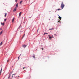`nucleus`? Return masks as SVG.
<instances>
[{
    "mask_svg": "<svg viewBox=\"0 0 79 79\" xmlns=\"http://www.w3.org/2000/svg\"><path fill=\"white\" fill-rule=\"evenodd\" d=\"M61 7L62 8V9H63L64 7V4H63V2H62V3L61 6Z\"/></svg>",
    "mask_w": 79,
    "mask_h": 79,
    "instance_id": "obj_1",
    "label": "nucleus"
},
{
    "mask_svg": "<svg viewBox=\"0 0 79 79\" xmlns=\"http://www.w3.org/2000/svg\"><path fill=\"white\" fill-rule=\"evenodd\" d=\"M48 36L49 37V39H52V38H54L53 35L52 36V37H50V35H48Z\"/></svg>",
    "mask_w": 79,
    "mask_h": 79,
    "instance_id": "obj_2",
    "label": "nucleus"
},
{
    "mask_svg": "<svg viewBox=\"0 0 79 79\" xmlns=\"http://www.w3.org/2000/svg\"><path fill=\"white\" fill-rule=\"evenodd\" d=\"M27 46L26 45H23L22 46V47H23L24 48H26V47Z\"/></svg>",
    "mask_w": 79,
    "mask_h": 79,
    "instance_id": "obj_3",
    "label": "nucleus"
},
{
    "mask_svg": "<svg viewBox=\"0 0 79 79\" xmlns=\"http://www.w3.org/2000/svg\"><path fill=\"white\" fill-rule=\"evenodd\" d=\"M18 3H17V4H16V7L15 8H18Z\"/></svg>",
    "mask_w": 79,
    "mask_h": 79,
    "instance_id": "obj_4",
    "label": "nucleus"
},
{
    "mask_svg": "<svg viewBox=\"0 0 79 79\" xmlns=\"http://www.w3.org/2000/svg\"><path fill=\"white\" fill-rule=\"evenodd\" d=\"M1 25H2V26H4V25L5 24V23H1Z\"/></svg>",
    "mask_w": 79,
    "mask_h": 79,
    "instance_id": "obj_5",
    "label": "nucleus"
},
{
    "mask_svg": "<svg viewBox=\"0 0 79 79\" xmlns=\"http://www.w3.org/2000/svg\"><path fill=\"white\" fill-rule=\"evenodd\" d=\"M14 11H16V8L15 7L13 10Z\"/></svg>",
    "mask_w": 79,
    "mask_h": 79,
    "instance_id": "obj_6",
    "label": "nucleus"
},
{
    "mask_svg": "<svg viewBox=\"0 0 79 79\" xmlns=\"http://www.w3.org/2000/svg\"><path fill=\"white\" fill-rule=\"evenodd\" d=\"M21 13H22V12H20L19 13V16H21Z\"/></svg>",
    "mask_w": 79,
    "mask_h": 79,
    "instance_id": "obj_7",
    "label": "nucleus"
},
{
    "mask_svg": "<svg viewBox=\"0 0 79 79\" xmlns=\"http://www.w3.org/2000/svg\"><path fill=\"white\" fill-rule=\"evenodd\" d=\"M58 18L59 19H60V20H61V17L60 16Z\"/></svg>",
    "mask_w": 79,
    "mask_h": 79,
    "instance_id": "obj_8",
    "label": "nucleus"
},
{
    "mask_svg": "<svg viewBox=\"0 0 79 79\" xmlns=\"http://www.w3.org/2000/svg\"><path fill=\"white\" fill-rule=\"evenodd\" d=\"M14 20H15V18H14L12 20V23H13L14 22Z\"/></svg>",
    "mask_w": 79,
    "mask_h": 79,
    "instance_id": "obj_9",
    "label": "nucleus"
},
{
    "mask_svg": "<svg viewBox=\"0 0 79 79\" xmlns=\"http://www.w3.org/2000/svg\"><path fill=\"white\" fill-rule=\"evenodd\" d=\"M7 15V14L6 13H5V17H6V15Z\"/></svg>",
    "mask_w": 79,
    "mask_h": 79,
    "instance_id": "obj_10",
    "label": "nucleus"
},
{
    "mask_svg": "<svg viewBox=\"0 0 79 79\" xmlns=\"http://www.w3.org/2000/svg\"><path fill=\"white\" fill-rule=\"evenodd\" d=\"M2 67L1 68V71H0V72H1V73H2Z\"/></svg>",
    "mask_w": 79,
    "mask_h": 79,
    "instance_id": "obj_11",
    "label": "nucleus"
},
{
    "mask_svg": "<svg viewBox=\"0 0 79 79\" xmlns=\"http://www.w3.org/2000/svg\"><path fill=\"white\" fill-rule=\"evenodd\" d=\"M3 32V31H2L1 32H0V35H1V34H2Z\"/></svg>",
    "mask_w": 79,
    "mask_h": 79,
    "instance_id": "obj_12",
    "label": "nucleus"
},
{
    "mask_svg": "<svg viewBox=\"0 0 79 79\" xmlns=\"http://www.w3.org/2000/svg\"><path fill=\"white\" fill-rule=\"evenodd\" d=\"M2 45V42L0 44V45Z\"/></svg>",
    "mask_w": 79,
    "mask_h": 79,
    "instance_id": "obj_13",
    "label": "nucleus"
},
{
    "mask_svg": "<svg viewBox=\"0 0 79 79\" xmlns=\"http://www.w3.org/2000/svg\"><path fill=\"white\" fill-rule=\"evenodd\" d=\"M22 2H23V1H21L20 2V4H21V3H22Z\"/></svg>",
    "mask_w": 79,
    "mask_h": 79,
    "instance_id": "obj_14",
    "label": "nucleus"
},
{
    "mask_svg": "<svg viewBox=\"0 0 79 79\" xmlns=\"http://www.w3.org/2000/svg\"><path fill=\"white\" fill-rule=\"evenodd\" d=\"M45 34H48V33H44V35H45Z\"/></svg>",
    "mask_w": 79,
    "mask_h": 79,
    "instance_id": "obj_15",
    "label": "nucleus"
},
{
    "mask_svg": "<svg viewBox=\"0 0 79 79\" xmlns=\"http://www.w3.org/2000/svg\"><path fill=\"white\" fill-rule=\"evenodd\" d=\"M6 21V19H4V21Z\"/></svg>",
    "mask_w": 79,
    "mask_h": 79,
    "instance_id": "obj_16",
    "label": "nucleus"
},
{
    "mask_svg": "<svg viewBox=\"0 0 79 79\" xmlns=\"http://www.w3.org/2000/svg\"><path fill=\"white\" fill-rule=\"evenodd\" d=\"M53 29V28H52V29H49V30H52Z\"/></svg>",
    "mask_w": 79,
    "mask_h": 79,
    "instance_id": "obj_17",
    "label": "nucleus"
},
{
    "mask_svg": "<svg viewBox=\"0 0 79 79\" xmlns=\"http://www.w3.org/2000/svg\"><path fill=\"white\" fill-rule=\"evenodd\" d=\"M33 57V58H35V56H34Z\"/></svg>",
    "mask_w": 79,
    "mask_h": 79,
    "instance_id": "obj_18",
    "label": "nucleus"
},
{
    "mask_svg": "<svg viewBox=\"0 0 79 79\" xmlns=\"http://www.w3.org/2000/svg\"><path fill=\"white\" fill-rule=\"evenodd\" d=\"M57 10H58V11H59V10H60V9H57Z\"/></svg>",
    "mask_w": 79,
    "mask_h": 79,
    "instance_id": "obj_19",
    "label": "nucleus"
},
{
    "mask_svg": "<svg viewBox=\"0 0 79 79\" xmlns=\"http://www.w3.org/2000/svg\"><path fill=\"white\" fill-rule=\"evenodd\" d=\"M25 36V34H24V35L23 36V37H24Z\"/></svg>",
    "mask_w": 79,
    "mask_h": 79,
    "instance_id": "obj_20",
    "label": "nucleus"
},
{
    "mask_svg": "<svg viewBox=\"0 0 79 79\" xmlns=\"http://www.w3.org/2000/svg\"><path fill=\"white\" fill-rule=\"evenodd\" d=\"M1 73H2V72H0V76L1 75Z\"/></svg>",
    "mask_w": 79,
    "mask_h": 79,
    "instance_id": "obj_21",
    "label": "nucleus"
},
{
    "mask_svg": "<svg viewBox=\"0 0 79 79\" xmlns=\"http://www.w3.org/2000/svg\"><path fill=\"white\" fill-rule=\"evenodd\" d=\"M10 76L8 77V79H9V78H10Z\"/></svg>",
    "mask_w": 79,
    "mask_h": 79,
    "instance_id": "obj_22",
    "label": "nucleus"
},
{
    "mask_svg": "<svg viewBox=\"0 0 79 79\" xmlns=\"http://www.w3.org/2000/svg\"><path fill=\"white\" fill-rule=\"evenodd\" d=\"M15 74H14L12 75V77H13V75H15Z\"/></svg>",
    "mask_w": 79,
    "mask_h": 79,
    "instance_id": "obj_23",
    "label": "nucleus"
},
{
    "mask_svg": "<svg viewBox=\"0 0 79 79\" xmlns=\"http://www.w3.org/2000/svg\"><path fill=\"white\" fill-rule=\"evenodd\" d=\"M15 2H17V0H15Z\"/></svg>",
    "mask_w": 79,
    "mask_h": 79,
    "instance_id": "obj_24",
    "label": "nucleus"
},
{
    "mask_svg": "<svg viewBox=\"0 0 79 79\" xmlns=\"http://www.w3.org/2000/svg\"><path fill=\"white\" fill-rule=\"evenodd\" d=\"M54 35H56V34H55Z\"/></svg>",
    "mask_w": 79,
    "mask_h": 79,
    "instance_id": "obj_25",
    "label": "nucleus"
},
{
    "mask_svg": "<svg viewBox=\"0 0 79 79\" xmlns=\"http://www.w3.org/2000/svg\"><path fill=\"white\" fill-rule=\"evenodd\" d=\"M24 68H25V67H23V69H24Z\"/></svg>",
    "mask_w": 79,
    "mask_h": 79,
    "instance_id": "obj_26",
    "label": "nucleus"
},
{
    "mask_svg": "<svg viewBox=\"0 0 79 79\" xmlns=\"http://www.w3.org/2000/svg\"><path fill=\"white\" fill-rule=\"evenodd\" d=\"M8 61H9V60H7V62H8Z\"/></svg>",
    "mask_w": 79,
    "mask_h": 79,
    "instance_id": "obj_27",
    "label": "nucleus"
},
{
    "mask_svg": "<svg viewBox=\"0 0 79 79\" xmlns=\"http://www.w3.org/2000/svg\"><path fill=\"white\" fill-rule=\"evenodd\" d=\"M19 56L18 57V58L19 59Z\"/></svg>",
    "mask_w": 79,
    "mask_h": 79,
    "instance_id": "obj_28",
    "label": "nucleus"
},
{
    "mask_svg": "<svg viewBox=\"0 0 79 79\" xmlns=\"http://www.w3.org/2000/svg\"><path fill=\"white\" fill-rule=\"evenodd\" d=\"M58 22H60V21H58Z\"/></svg>",
    "mask_w": 79,
    "mask_h": 79,
    "instance_id": "obj_29",
    "label": "nucleus"
},
{
    "mask_svg": "<svg viewBox=\"0 0 79 79\" xmlns=\"http://www.w3.org/2000/svg\"><path fill=\"white\" fill-rule=\"evenodd\" d=\"M42 50H43V48H42Z\"/></svg>",
    "mask_w": 79,
    "mask_h": 79,
    "instance_id": "obj_30",
    "label": "nucleus"
}]
</instances>
